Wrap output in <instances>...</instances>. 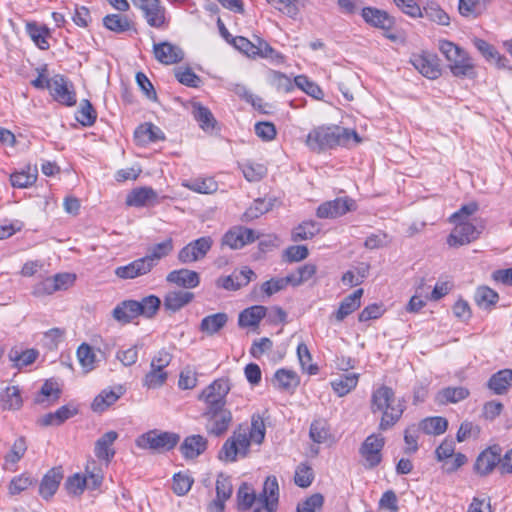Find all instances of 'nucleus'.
I'll return each mask as SVG.
<instances>
[{
    "instance_id": "1",
    "label": "nucleus",
    "mask_w": 512,
    "mask_h": 512,
    "mask_svg": "<svg viewBox=\"0 0 512 512\" xmlns=\"http://www.w3.org/2000/svg\"><path fill=\"white\" fill-rule=\"evenodd\" d=\"M352 141L355 144L361 142L355 130L338 125H321L308 133L305 144L312 152L321 153L337 146H349Z\"/></svg>"
},
{
    "instance_id": "2",
    "label": "nucleus",
    "mask_w": 512,
    "mask_h": 512,
    "mask_svg": "<svg viewBox=\"0 0 512 512\" xmlns=\"http://www.w3.org/2000/svg\"><path fill=\"white\" fill-rule=\"evenodd\" d=\"M370 408L372 413H382L379 430L386 431L399 421L406 407L404 400L397 399L391 387L381 385L372 392Z\"/></svg>"
},
{
    "instance_id": "3",
    "label": "nucleus",
    "mask_w": 512,
    "mask_h": 512,
    "mask_svg": "<svg viewBox=\"0 0 512 512\" xmlns=\"http://www.w3.org/2000/svg\"><path fill=\"white\" fill-rule=\"evenodd\" d=\"M439 50L448 61L453 76L474 79L477 76L473 59L467 51L448 40L439 41Z\"/></svg>"
},
{
    "instance_id": "4",
    "label": "nucleus",
    "mask_w": 512,
    "mask_h": 512,
    "mask_svg": "<svg viewBox=\"0 0 512 512\" xmlns=\"http://www.w3.org/2000/svg\"><path fill=\"white\" fill-rule=\"evenodd\" d=\"M231 45L248 57H261L270 59L275 64H282L284 56L274 50L264 39L254 35L253 40H249L243 36L231 38Z\"/></svg>"
},
{
    "instance_id": "5",
    "label": "nucleus",
    "mask_w": 512,
    "mask_h": 512,
    "mask_svg": "<svg viewBox=\"0 0 512 512\" xmlns=\"http://www.w3.org/2000/svg\"><path fill=\"white\" fill-rule=\"evenodd\" d=\"M179 440L180 436L177 433L154 429L140 435L135 442L140 449L164 452L173 449Z\"/></svg>"
},
{
    "instance_id": "6",
    "label": "nucleus",
    "mask_w": 512,
    "mask_h": 512,
    "mask_svg": "<svg viewBox=\"0 0 512 512\" xmlns=\"http://www.w3.org/2000/svg\"><path fill=\"white\" fill-rule=\"evenodd\" d=\"M231 390L228 378H219L205 387L198 396V400L204 404L203 410L226 407V397Z\"/></svg>"
},
{
    "instance_id": "7",
    "label": "nucleus",
    "mask_w": 512,
    "mask_h": 512,
    "mask_svg": "<svg viewBox=\"0 0 512 512\" xmlns=\"http://www.w3.org/2000/svg\"><path fill=\"white\" fill-rule=\"evenodd\" d=\"M202 417L206 420L205 429L209 435H224L233 421L231 411L227 407L203 410Z\"/></svg>"
},
{
    "instance_id": "8",
    "label": "nucleus",
    "mask_w": 512,
    "mask_h": 512,
    "mask_svg": "<svg viewBox=\"0 0 512 512\" xmlns=\"http://www.w3.org/2000/svg\"><path fill=\"white\" fill-rule=\"evenodd\" d=\"M131 2L141 10L150 27L160 29L166 25V8L160 0H131Z\"/></svg>"
},
{
    "instance_id": "9",
    "label": "nucleus",
    "mask_w": 512,
    "mask_h": 512,
    "mask_svg": "<svg viewBox=\"0 0 512 512\" xmlns=\"http://www.w3.org/2000/svg\"><path fill=\"white\" fill-rule=\"evenodd\" d=\"M213 240L210 236L200 237L191 241L178 252V260L183 264L203 259L210 251Z\"/></svg>"
},
{
    "instance_id": "10",
    "label": "nucleus",
    "mask_w": 512,
    "mask_h": 512,
    "mask_svg": "<svg viewBox=\"0 0 512 512\" xmlns=\"http://www.w3.org/2000/svg\"><path fill=\"white\" fill-rule=\"evenodd\" d=\"M454 229L447 238V243L451 247H459L476 240L481 234L482 227L478 228L468 221L452 222Z\"/></svg>"
},
{
    "instance_id": "11",
    "label": "nucleus",
    "mask_w": 512,
    "mask_h": 512,
    "mask_svg": "<svg viewBox=\"0 0 512 512\" xmlns=\"http://www.w3.org/2000/svg\"><path fill=\"white\" fill-rule=\"evenodd\" d=\"M385 439L379 434L369 435L360 447V454L365 459V466L372 469L378 466L382 460L381 451L384 447Z\"/></svg>"
},
{
    "instance_id": "12",
    "label": "nucleus",
    "mask_w": 512,
    "mask_h": 512,
    "mask_svg": "<svg viewBox=\"0 0 512 512\" xmlns=\"http://www.w3.org/2000/svg\"><path fill=\"white\" fill-rule=\"evenodd\" d=\"M251 442L245 431H234L233 435L225 441L221 454H224L225 460L233 462L238 455L245 456L247 454Z\"/></svg>"
},
{
    "instance_id": "13",
    "label": "nucleus",
    "mask_w": 512,
    "mask_h": 512,
    "mask_svg": "<svg viewBox=\"0 0 512 512\" xmlns=\"http://www.w3.org/2000/svg\"><path fill=\"white\" fill-rule=\"evenodd\" d=\"M410 63L423 76L429 79H436L441 75L439 58L436 54L426 51L412 54Z\"/></svg>"
},
{
    "instance_id": "14",
    "label": "nucleus",
    "mask_w": 512,
    "mask_h": 512,
    "mask_svg": "<svg viewBox=\"0 0 512 512\" xmlns=\"http://www.w3.org/2000/svg\"><path fill=\"white\" fill-rule=\"evenodd\" d=\"M48 90L57 102L66 106H73L76 104V94L73 90V86L68 83L66 78L62 75H55L50 78Z\"/></svg>"
},
{
    "instance_id": "15",
    "label": "nucleus",
    "mask_w": 512,
    "mask_h": 512,
    "mask_svg": "<svg viewBox=\"0 0 512 512\" xmlns=\"http://www.w3.org/2000/svg\"><path fill=\"white\" fill-rule=\"evenodd\" d=\"M278 492L279 487L276 477H267L263 491L258 495L259 507L252 512H275L278 503Z\"/></svg>"
},
{
    "instance_id": "16",
    "label": "nucleus",
    "mask_w": 512,
    "mask_h": 512,
    "mask_svg": "<svg viewBox=\"0 0 512 512\" xmlns=\"http://www.w3.org/2000/svg\"><path fill=\"white\" fill-rule=\"evenodd\" d=\"M356 208L354 200L348 197L336 198L322 203L316 212L319 218H337Z\"/></svg>"
},
{
    "instance_id": "17",
    "label": "nucleus",
    "mask_w": 512,
    "mask_h": 512,
    "mask_svg": "<svg viewBox=\"0 0 512 512\" xmlns=\"http://www.w3.org/2000/svg\"><path fill=\"white\" fill-rule=\"evenodd\" d=\"M257 238L253 229L244 226H234L223 235L222 245L236 250L253 243Z\"/></svg>"
},
{
    "instance_id": "18",
    "label": "nucleus",
    "mask_w": 512,
    "mask_h": 512,
    "mask_svg": "<svg viewBox=\"0 0 512 512\" xmlns=\"http://www.w3.org/2000/svg\"><path fill=\"white\" fill-rule=\"evenodd\" d=\"M233 487L230 477L219 474L216 480V498L210 503V512H223L225 502L231 497Z\"/></svg>"
},
{
    "instance_id": "19",
    "label": "nucleus",
    "mask_w": 512,
    "mask_h": 512,
    "mask_svg": "<svg viewBox=\"0 0 512 512\" xmlns=\"http://www.w3.org/2000/svg\"><path fill=\"white\" fill-rule=\"evenodd\" d=\"M149 261L150 260L145 257L138 258L127 265L117 267L114 273L120 279H135L148 274L152 270Z\"/></svg>"
},
{
    "instance_id": "20",
    "label": "nucleus",
    "mask_w": 512,
    "mask_h": 512,
    "mask_svg": "<svg viewBox=\"0 0 512 512\" xmlns=\"http://www.w3.org/2000/svg\"><path fill=\"white\" fill-rule=\"evenodd\" d=\"M361 15L366 23L384 31H390L395 24L394 18L386 11L374 7L363 8Z\"/></svg>"
},
{
    "instance_id": "21",
    "label": "nucleus",
    "mask_w": 512,
    "mask_h": 512,
    "mask_svg": "<svg viewBox=\"0 0 512 512\" xmlns=\"http://www.w3.org/2000/svg\"><path fill=\"white\" fill-rule=\"evenodd\" d=\"M255 273L248 267H244L239 271H234L231 275L221 277L217 280V285L231 291H236L241 287L247 286Z\"/></svg>"
},
{
    "instance_id": "22",
    "label": "nucleus",
    "mask_w": 512,
    "mask_h": 512,
    "mask_svg": "<svg viewBox=\"0 0 512 512\" xmlns=\"http://www.w3.org/2000/svg\"><path fill=\"white\" fill-rule=\"evenodd\" d=\"M153 52L155 58L165 65L178 63L184 58V53L181 48L169 42L154 44Z\"/></svg>"
},
{
    "instance_id": "23",
    "label": "nucleus",
    "mask_w": 512,
    "mask_h": 512,
    "mask_svg": "<svg viewBox=\"0 0 512 512\" xmlns=\"http://www.w3.org/2000/svg\"><path fill=\"white\" fill-rule=\"evenodd\" d=\"M499 446H492L483 451L476 459L474 468L475 471L480 475H487L498 465L500 462Z\"/></svg>"
},
{
    "instance_id": "24",
    "label": "nucleus",
    "mask_w": 512,
    "mask_h": 512,
    "mask_svg": "<svg viewBox=\"0 0 512 512\" xmlns=\"http://www.w3.org/2000/svg\"><path fill=\"white\" fill-rule=\"evenodd\" d=\"M166 281L184 289H192L199 285L200 277L197 272L182 268L169 272Z\"/></svg>"
},
{
    "instance_id": "25",
    "label": "nucleus",
    "mask_w": 512,
    "mask_h": 512,
    "mask_svg": "<svg viewBox=\"0 0 512 512\" xmlns=\"http://www.w3.org/2000/svg\"><path fill=\"white\" fill-rule=\"evenodd\" d=\"M118 438V433L115 431H108L104 433L96 442L94 447L95 456L99 460L109 463L115 455L113 448L114 442Z\"/></svg>"
},
{
    "instance_id": "26",
    "label": "nucleus",
    "mask_w": 512,
    "mask_h": 512,
    "mask_svg": "<svg viewBox=\"0 0 512 512\" xmlns=\"http://www.w3.org/2000/svg\"><path fill=\"white\" fill-rule=\"evenodd\" d=\"M207 444L204 436L190 435L180 445V451L185 459H195L207 449Z\"/></svg>"
},
{
    "instance_id": "27",
    "label": "nucleus",
    "mask_w": 512,
    "mask_h": 512,
    "mask_svg": "<svg viewBox=\"0 0 512 512\" xmlns=\"http://www.w3.org/2000/svg\"><path fill=\"white\" fill-rule=\"evenodd\" d=\"M194 299V293L187 290H171L164 297V308L170 312H177Z\"/></svg>"
},
{
    "instance_id": "28",
    "label": "nucleus",
    "mask_w": 512,
    "mask_h": 512,
    "mask_svg": "<svg viewBox=\"0 0 512 512\" xmlns=\"http://www.w3.org/2000/svg\"><path fill=\"white\" fill-rule=\"evenodd\" d=\"M139 308L140 306L138 305V301L124 300L113 309L112 316L116 321L122 324H127L140 316V310H138Z\"/></svg>"
},
{
    "instance_id": "29",
    "label": "nucleus",
    "mask_w": 512,
    "mask_h": 512,
    "mask_svg": "<svg viewBox=\"0 0 512 512\" xmlns=\"http://www.w3.org/2000/svg\"><path fill=\"white\" fill-rule=\"evenodd\" d=\"M363 295V289H357L352 294L345 297L337 311L333 314L338 322L343 321L347 316L352 314L361 306V298Z\"/></svg>"
},
{
    "instance_id": "30",
    "label": "nucleus",
    "mask_w": 512,
    "mask_h": 512,
    "mask_svg": "<svg viewBox=\"0 0 512 512\" xmlns=\"http://www.w3.org/2000/svg\"><path fill=\"white\" fill-rule=\"evenodd\" d=\"M25 30L33 43L41 50H48L50 44L48 38L50 37V30L37 22H27Z\"/></svg>"
},
{
    "instance_id": "31",
    "label": "nucleus",
    "mask_w": 512,
    "mask_h": 512,
    "mask_svg": "<svg viewBox=\"0 0 512 512\" xmlns=\"http://www.w3.org/2000/svg\"><path fill=\"white\" fill-rule=\"evenodd\" d=\"M157 199V193L151 187L133 189L126 197V204L133 207H143L152 204Z\"/></svg>"
},
{
    "instance_id": "32",
    "label": "nucleus",
    "mask_w": 512,
    "mask_h": 512,
    "mask_svg": "<svg viewBox=\"0 0 512 512\" xmlns=\"http://www.w3.org/2000/svg\"><path fill=\"white\" fill-rule=\"evenodd\" d=\"M63 478L62 473L58 469L49 470L43 477L40 486L39 493L44 499L52 497L57 491L59 484Z\"/></svg>"
},
{
    "instance_id": "33",
    "label": "nucleus",
    "mask_w": 512,
    "mask_h": 512,
    "mask_svg": "<svg viewBox=\"0 0 512 512\" xmlns=\"http://www.w3.org/2000/svg\"><path fill=\"white\" fill-rule=\"evenodd\" d=\"M124 391L121 386L115 389L103 390L92 402V410L94 412H103L112 404H114L122 395Z\"/></svg>"
},
{
    "instance_id": "34",
    "label": "nucleus",
    "mask_w": 512,
    "mask_h": 512,
    "mask_svg": "<svg viewBox=\"0 0 512 512\" xmlns=\"http://www.w3.org/2000/svg\"><path fill=\"white\" fill-rule=\"evenodd\" d=\"M134 138L139 144H147L164 140L165 136L159 127L152 123H144L135 130Z\"/></svg>"
},
{
    "instance_id": "35",
    "label": "nucleus",
    "mask_w": 512,
    "mask_h": 512,
    "mask_svg": "<svg viewBox=\"0 0 512 512\" xmlns=\"http://www.w3.org/2000/svg\"><path fill=\"white\" fill-rule=\"evenodd\" d=\"M487 386L497 395L505 393L512 386V369H503L494 373L488 380Z\"/></svg>"
},
{
    "instance_id": "36",
    "label": "nucleus",
    "mask_w": 512,
    "mask_h": 512,
    "mask_svg": "<svg viewBox=\"0 0 512 512\" xmlns=\"http://www.w3.org/2000/svg\"><path fill=\"white\" fill-rule=\"evenodd\" d=\"M227 321L228 316L223 312L208 315L202 319L199 329L211 336L219 332L227 324Z\"/></svg>"
},
{
    "instance_id": "37",
    "label": "nucleus",
    "mask_w": 512,
    "mask_h": 512,
    "mask_svg": "<svg viewBox=\"0 0 512 512\" xmlns=\"http://www.w3.org/2000/svg\"><path fill=\"white\" fill-rule=\"evenodd\" d=\"M22 397L17 386H10L0 392V407L4 410H18L22 407Z\"/></svg>"
},
{
    "instance_id": "38",
    "label": "nucleus",
    "mask_w": 512,
    "mask_h": 512,
    "mask_svg": "<svg viewBox=\"0 0 512 512\" xmlns=\"http://www.w3.org/2000/svg\"><path fill=\"white\" fill-rule=\"evenodd\" d=\"M267 309L264 306H252L239 314L238 324L241 327H254L265 317Z\"/></svg>"
},
{
    "instance_id": "39",
    "label": "nucleus",
    "mask_w": 512,
    "mask_h": 512,
    "mask_svg": "<svg viewBox=\"0 0 512 512\" xmlns=\"http://www.w3.org/2000/svg\"><path fill=\"white\" fill-rule=\"evenodd\" d=\"M238 509L246 511L252 508L256 510L259 507L258 496L254 490L246 483H243L237 492Z\"/></svg>"
},
{
    "instance_id": "40",
    "label": "nucleus",
    "mask_w": 512,
    "mask_h": 512,
    "mask_svg": "<svg viewBox=\"0 0 512 512\" xmlns=\"http://www.w3.org/2000/svg\"><path fill=\"white\" fill-rule=\"evenodd\" d=\"M309 437L317 444L327 442L331 437L330 427L327 420L323 418L314 419L310 425Z\"/></svg>"
},
{
    "instance_id": "41",
    "label": "nucleus",
    "mask_w": 512,
    "mask_h": 512,
    "mask_svg": "<svg viewBox=\"0 0 512 512\" xmlns=\"http://www.w3.org/2000/svg\"><path fill=\"white\" fill-rule=\"evenodd\" d=\"M359 374L347 373L331 382L332 388L335 393L342 397L347 395L358 384Z\"/></svg>"
},
{
    "instance_id": "42",
    "label": "nucleus",
    "mask_w": 512,
    "mask_h": 512,
    "mask_svg": "<svg viewBox=\"0 0 512 512\" xmlns=\"http://www.w3.org/2000/svg\"><path fill=\"white\" fill-rule=\"evenodd\" d=\"M38 355L39 353L35 349L20 351L17 348H13L10 350L8 357L14 367L21 369L32 364L37 359Z\"/></svg>"
},
{
    "instance_id": "43",
    "label": "nucleus",
    "mask_w": 512,
    "mask_h": 512,
    "mask_svg": "<svg viewBox=\"0 0 512 512\" xmlns=\"http://www.w3.org/2000/svg\"><path fill=\"white\" fill-rule=\"evenodd\" d=\"M273 383L278 389L288 391L298 386L299 378L292 370L279 369L274 375Z\"/></svg>"
},
{
    "instance_id": "44",
    "label": "nucleus",
    "mask_w": 512,
    "mask_h": 512,
    "mask_svg": "<svg viewBox=\"0 0 512 512\" xmlns=\"http://www.w3.org/2000/svg\"><path fill=\"white\" fill-rule=\"evenodd\" d=\"M192 114L203 130L209 131L215 127L216 119L207 107H204L199 103H195L192 107Z\"/></svg>"
},
{
    "instance_id": "45",
    "label": "nucleus",
    "mask_w": 512,
    "mask_h": 512,
    "mask_svg": "<svg viewBox=\"0 0 512 512\" xmlns=\"http://www.w3.org/2000/svg\"><path fill=\"white\" fill-rule=\"evenodd\" d=\"M320 224L315 221H304L292 231V240L295 242L312 239L320 232Z\"/></svg>"
},
{
    "instance_id": "46",
    "label": "nucleus",
    "mask_w": 512,
    "mask_h": 512,
    "mask_svg": "<svg viewBox=\"0 0 512 512\" xmlns=\"http://www.w3.org/2000/svg\"><path fill=\"white\" fill-rule=\"evenodd\" d=\"M77 358L79 360L81 368L85 373H89L96 368V354L89 344L82 343L78 347Z\"/></svg>"
},
{
    "instance_id": "47",
    "label": "nucleus",
    "mask_w": 512,
    "mask_h": 512,
    "mask_svg": "<svg viewBox=\"0 0 512 512\" xmlns=\"http://www.w3.org/2000/svg\"><path fill=\"white\" fill-rule=\"evenodd\" d=\"M447 427V420L440 416L425 418L419 424V429L428 435L443 434Z\"/></svg>"
},
{
    "instance_id": "48",
    "label": "nucleus",
    "mask_w": 512,
    "mask_h": 512,
    "mask_svg": "<svg viewBox=\"0 0 512 512\" xmlns=\"http://www.w3.org/2000/svg\"><path fill=\"white\" fill-rule=\"evenodd\" d=\"M492 0H459V12L464 17L480 15Z\"/></svg>"
},
{
    "instance_id": "49",
    "label": "nucleus",
    "mask_w": 512,
    "mask_h": 512,
    "mask_svg": "<svg viewBox=\"0 0 512 512\" xmlns=\"http://www.w3.org/2000/svg\"><path fill=\"white\" fill-rule=\"evenodd\" d=\"M103 25L115 33H123L131 28V21L126 15L109 14L103 18Z\"/></svg>"
},
{
    "instance_id": "50",
    "label": "nucleus",
    "mask_w": 512,
    "mask_h": 512,
    "mask_svg": "<svg viewBox=\"0 0 512 512\" xmlns=\"http://www.w3.org/2000/svg\"><path fill=\"white\" fill-rule=\"evenodd\" d=\"M469 396L468 389L464 387H447L437 394V401L444 403H457Z\"/></svg>"
},
{
    "instance_id": "51",
    "label": "nucleus",
    "mask_w": 512,
    "mask_h": 512,
    "mask_svg": "<svg viewBox=\"0 0 512 512\" xmlns=\"http://www.w3.org/2000/svg\"><path fill=\"white\" fill-rule=\"evenodd\" d=\"M172 250L173 241L169 238L150 248L149 253L144 257L150 260L149 262L151 263V268L153 269L157 265L158 261L169 255Z\"/></svg>"
},
{
    "instance_id": "52",
    "label": "nucleus",
    "mask_w": 512,
    "mask_h": 512,
    "mask_svg": "<svg viewBox=\"0 0 512 512\" xmlns=\"http://www.w3.org/2000/svg\"><path fill=\"white\" fill-rule=\"evenodd\" d=\"M37 179V168H28V171H20L11 174L10 181L13 187L27 188L35 183Z\"/></svg>"
},
{
    "instance_id": "53",
    "label": "nucleus",
    "mask_w": 512,
    "mask_h": 512,
    "mask_svg": "<svg viewBox=\"0 0 512 512\" xmlns=\"http://www.w3.org/2000/svg\"><path fill=\"white\" fill-rule=\"evenodd\" d=\"M474 299L479 307L488 308L498 302L499 295L493 289L487 286H481L477 288Z\"/></svg>"
},
{
    "instance_id": "54",
    "label": "nucleus",
    "mask_w": 512,
    "mask_h": 512,
    "mask_svg": "<svg viewBox=\"0 0 512 512\" xmlns=\"http://www.w3.org/2000/svg\"><path fill=\"white\" fill-rule=\"evenodd\" d=\"M97 114L89 100L84 99L76 112V120L83 126H91L95 123Z\"/></svg>"
},
{
    "instance_id": "55",
    "label": "nucleus",
    "mask_w": 512,
    "mask_h": 512,
    "mask_svg": "<svg viewBox=\"0 0 512 512\" xmlns=\"http://www.w3.org/2000/svg\"><path fill=\"white\" fill-rule=\"evenodd\" d=\"M268 79L270 85L278 92H290L295 86L294 81H292L287 75L278 71H270Z\"/></svg>"
},
{
    "instance_id": "56",
    "label": "nucleus",
    "mask_w": 512,
    "mask_h": 512,
    "mask_svg": "<svg viewBox=\"0 0 512 512\" xmlns=\"http://www.w3.org/2000/svg\"><path fill=\"white\" fill-rule=\"evenodd\" d=\"M295 86L304 91L315 99H322L324 93L322 89L305 75L296 76L294 79Z\"/></svg>"
},
{
    "instance_id": "57",
    "label": "nucleus",
    "mask_w": 512,
    "mask_h": 512,
    "mask_svg": "<svg viewBox=\"0 0 512 512\" xmlns=\"http://www.w3.org/2000/svg\"><path fill=\"white\" fill-rule=\"evenodd\" d=\"M316 266L314 264H305L299 267L296 271L290 273L288 280L292 286H299L308 281L316 273Z\"/></svg>"
},
{
    "instance_id": "58",
    "label": "nucleus",
    "mask_w": 512,
    "mask_h": 512,
    "mask_svg": "<svg viewBox=\"0 0 512 512\" xmlns=\"http://www.w3.org/2000/svg\"><path fill=\"white\" fill-rule=\"evenodd\" d=\"M167 377L168 373L165 370L150 368L143 378V386L148 389L159 388L165 384Z\"/></svg>"
},
{
    "instance_id": "59",
    "label": "nucleus",
    "mask_w": 512,
    "mask_h": 512,
    "mask_svg": "<svg viewBox=\"0 0 512 512\" xmlns=\"http://www.w3.org/2000/svg\"><path fill=\"white\" fill-rule=\"evenodd\" d=\"M184 186L201 194H211L218 189V184L213 178L196 179L184 184Z\"/></svg>"
},
{
    "instance_id": "60",
    "label": "nucleus",
    "mask_w": 512,
    "mask_h": 512,
    "mask_svg": "<svg viewBox=\"0 0 512 512\" xmlns=\"http://www.w3.org/2000/svg\"><path fill=\"white\" fill-rule=\"evenodd\" d=\"M266 428L263 417L253 414L251 417V429L248 437L255 444H261L265 438Z\"/></svg>"
},
{
    "instance_id": "61",
    "label": "nucleus",
    "mask_w": 512,
    "mask_h": 512,
    "mask_svg": "<svg viewBox=\"0 0 512 512\" xmlns=\"http://www.w3.org/2000/svg\"><path fill=\"white\" fill-rule=\"evenodd\" d=\"M161 301L155 295H149L138 301V305L140 308L139 315L145 316L147 318H152L160 307Z\"/></svg>"
},
{
    "instance_id": "62",
    "label": "nucleus",
    "mask_w": 512,
    "mask_h": 512,
    "mask_svg": "<svg viewBox=\"0 0 512 512\" xmlns=\"http://www.w3.org/2000/svg\"><path fill=\"white\" fill-rule=\"evenodd\" d=\"M61 390L58 384L52 380H47L41 387L40 394L36 397L35 401L42 404L45 400L50 398L55 401L59 399Z\"/></svg>"
},
{
    "instance_id": "63",
    "label": "nucleus",
    "mask_w": 512,
    "mask_h": 512,
    "mask_svg": "<svg viewBox=\"0 0 512 512\" xmlns=\"http://www.w3.org/2000/svg\"><path fill=\"white\" fill-rule=\"evenodd\" d=\"M242 172L246 180L256 182L266 175L267 169L262 164L246 162L242 165Z\"/></svg>"
},
{
    "instance_id": "64",
    "label": "nucleus",
    "mask_w": 512,
    "mask_h": 512,
    "mask_svg": "<svg viewBox=\"0 0 512 512\" xmlns=\"http://www.w3.org/2000/svg\"><path fill=\"white\" fill-rule=\"evenodd\" d=\"M324 504V497L320 493H315L298 503L297 512H317Z\"/></svg>"
}]
</instances>
